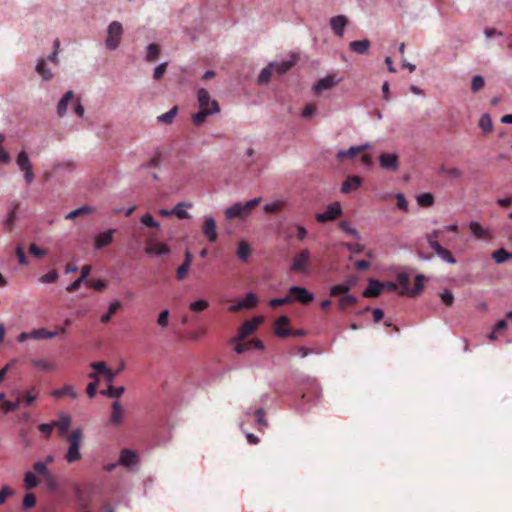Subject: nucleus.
I'll list each match as a JSON object with an SVG mask.
<instances>
[{"label":"nucleus","instance_id":"7ed1b4c3","mask_svg":"<svg viewBox=\"0 0 512 512\" xmlns=\"http://www.w3.org/2000/svg\"><path fill=\"white\" fill-rule=\"evenodd\" d=\"M398 284L401 286V295L409 296V297H416L420 293H422L423 290V281L425 280V277L418 274L415 277V286L413 288H410V278H408V275L406 273H400L397 276Z\"/></svg>","mask_w":512,"mask_h":512},{"label":"nucleus","instance_id":"4be33fe9","mask_svg":"<svg viewBox=\"0 0 512 512\" xmlns=\"http://www.w3.org/2000/svg\"><path fill=\"white\" fill-rule=\"evenodd\" d=\"M114 232V229H109L98 234V236L95 238V248L101 250L104 247L110 245L112 243V235H114Z\"/></svg>","mask_w":512,"mask_h":512},{"label":"nucleus","instance_id":"f03ea898","mask_svg":"<svg viewBox=\"0 0 512 512\" xmlns=\"http://www.w3.org/2000/svg\"><path fill=\"white\" fill-rule=\"evenodd\" d=\"M82 429L75 428L73 429L72 433L67 435V443H69V448H67L66 456H64V459H66L67 463H75L79 461L82 458V455L80 454V446L82 445Z\"/></svg>","mask_w":512,"mask_h":512},{"label":"nucleus","instance_id":"f3484780","mask_svg":"<svg viewBox=\"0 0 512 512\" xmlns=\"http://www.w3.org/2000/svg\"><path fill=\"white\" fill-rule=\"evenodd\" d=\"M384 289V284L376 279L368 280V287L363 290V297L365 298H376L378 297Z\"/></svg>","mask_w":512,"mask_h":512},{"label":"nucleus","instance_id":"052dcab7","mask_svg":"<svg viewBox=\"0 0 512 512\" xmlns=\"http://www.w3.org/2000/svg\"><path fill=\"white\" fill-rule=\"evenodd\" d=\"M29 254H31V256H33L36 259H41L42 257L45 256V254H47V251L39 248L35 244H31L29 245Z\"/></svg>","mask_w":512,"mask_h":512},{"label":"nucleus","instance_id":"b1692460","mask_svg":"<svg viewBox=\"0 0 512 512\" xmlns=\"http://www.w3.org/2000/svg\"><path fill=\"white\" fill-rule=\"evenodd\" d=\"M73 91H68L64 93L63 98L60 99L57 105V115L58 117H64L65 113H67V106L71 101H75Z\"/></svg>","mask_w":512,"mask_h":512},{"label":"nucleus","instance_id":"ddd939ff","mask_svg":"<svg viewBox=\"0 0 512 512\" xmlns=\"http://www.w3.org/2000/svg\"><path fill=\"white\" fill-rule=\"evenodd\" d=\"M257 303H258L257 296H255V294H253L252 292H248V294H246L245 298H243V301L228 307V310H230V312H240L243 309L254 308L255 306H257Z\"/></svg>","mask_w":512,"mask_h":512},{"label":"nucleus","instance_id":"2f4dec72","mask_svg":"<svg viewBox=\"0 0 512 512\" xmlns=\"http://www.w3.org/2000/svg\"><path fill=\"white\" fill-rule=\"evenodd\" d=\"M215 100H212L209 98V93L205 89H199L198 90V105L199 110H209L211 108V102Z\"/></svg>","mask_w":512,"mask_h":512},{"label":"nucleus","instance_id":"9d476101","mask_svg":"<svg viewBox=\"0 0 512 512\" xmlns=\"http://www.w3.org/2000/svg\"><path fill=\"white\" fill-rule=\"evenodd\" d=\"M261 323V318H255L251 321H245L240 325L239 330H237V338L234 339V342H240L246 337L252 335V333L257 329V325Z\"/></svg>","mask_w":512,"mask_h":512},{"label":"nucleus","instance_id":"5fc2aeb1","mask_svg":"<svg viewBox=\"0 0 512 512\" xmlns=\"http://www.w3.org/2000/svg\"><path fill=\"white\" fill-rule=\"evenodd\" d=\"M90 367H92V369L95 370V372H93L92 374H107L112 372L111 369H109L106 366V364L102 361L93 362L92 364H90Z\"/></svg>","mask_w":512,"mask_h":512},{"label":"nucleus","instance_id":"680f3d73","mask_svg":"<svg viewBox=\"0 0 512 512\" xmlns=\"http://www.w3.org/2000/svg\"><path fill=\"white\" fill-rule=\"evenodd\" d=\"M291 302H293V301L290 300V296H284V298L272 299L271 301H269V306H271V308H276L278 306L290 304Z\"/></svg>","mask_w":512,"mask_h":512},{"label":"nucleus","instance_id":"39448f33","mask_svg":"<svg viewBox=\"0 0 512 512\" xmlns=\"http://www.w3.org/2000/svg\"><path fill=\"white\" fill-rule=\"evenodd\" d=\"M123 34V27L120 22L114 21L108 25L107 39H105V46L109 50H115L120 45L121 35Z\"/></svg>","mask_w":512,"mask_h":512},{"label":"nucleus","instance_id":"8fccbe9b","mask_svg":"<svg viewBox=\"0 0 512 512\" xmlns=\"http://www.w3.org/2000/svg\"><path fill=\"white\" fill-rule=\"evenodd\" d=\"M176 113H177V108H176V106H174V108H172L169 111H167L166 113L158 116V122L164 123V124H169L175 118Z\"/></svg>","mask_w":512,"mask_h":512},{"label":"nucleus","instance_id":"aec40b11","mask_svg":"<svg viewBox=\"0 0 512 512\" xmlns=\"http://www.w3.org/2000/svg\"><path fill=\"white\" fill-rule=\"evenodd\" d=\"M202 234L207 237L208 242L214 243L217 240V232H215V222L212 217H207L202 224Z\"/></svg>","mask_w":512,"mask_h":512},{"label":"nucleus","instance_id":"412c9836","mask_svg":"<svg viewBox=\"0 0 512 512\" xmlns=\"http://www.w3.org/2000/svg\"><path fill=\"white\" fill-rule=\"evenodd\" d=\"M346 25H348V20L342 15L335 16L330 20L331 30H333L334 34L338 37L343 36V30H345Z\"/></svg>","mask_w":512,"mask_h":512},{"label":"nucleus","instance_id":"ea45409f","mask_svg":"<svg viewBox=\"0 0 512 512\" xmlns=\"http://www.w3.org/2000/svg\"><path fill=\"white\" fill-rule=\"evenodd\" d=\"M38 397V391L35 387H32L27 392L23 393L22 396L17 397V399H22V403L27 405H32L35 399Z\"/></svg>","mask_w":512,"mask_h":512},{"label":"nucleus","instance_id":"3c124183","mask_svg":"<svg viewBox=\"0 0 512 512\" xmlns=\"http://www.w3.org/2000/svg\"><path fill=\"white\" fill-rule=\"evenodd\" d=\"M36 486H38V479H36L35 475L28 471L25 473V488L26 490H32Z\"/></svg>","mask_w":512,"mask_h":512},{"label":"nucleus","instance_id":"cd10ccee","mask_svg":"<svg viewBox=\"0 0 512 512\" xmlns=\"http://www.w3.org/2000/svg\"><path fill=\"white\" fill-rule=\"evenodd\" d=\"M50 395H52V397H54L55 399H60L66 396L72 399H76L77 397L76 391L70 385H65L62 388L55 389L54 391H52V393H50Z\"/></svg>","mask_w":512,"mask_h":512},{"label":"nucleus","instance_id":"20e7f679","mask_svg":"<svg viewBox=\"0 0 512 512\" xmlns=\"http://www.w3.org/2000/svg\"><path fill=\"white\" fill-rule=\"evenodd\" d=\"M310 251L308 249H302L300 253L293 257L292 265H290V271L302 274H308V268H310Z\"/></svg>","mask_w":512,"mask_h":512},{"label":"nucleus","instance_id":"a18cd8bd","mask_svg":"<svg viewBox=\"0 0 512 512\" xmlns=\"http://www.w3.org/2000/svg\"><path fill=\"white\" fill-rule=\"evenodd\" d=\"M121 308L120 302H113L110 304V307H108V311L106 314L102 315L101 322L108 323L111 321V317Z\"/></svg>","mask_w":512,"mask_h":512},{"label":"nucleus","instance_id":"603ef678","mask_svg":"<svg viewBox=\"0 0 512 512\" xmlns=\"http://www.w3.org/2000/svg\"><path fill=\"white\" fill-rule=\"evenodd\" d=\"M357 303V298L351 295L342 296L339 299V308L345 310L348 306H353Z\"/></svg>","mask_w":512,"mask_h":512},{"label":"nucleus","instance_id":"473e14b6","mask_svg":"<svg viewBox=\"0 0 512 512\" xmlns=\"http://www.w3.org/2000/svg\"><path fill=\"white\" fill-rule=\"evenodd\" d=\"M369 46H370V43H369L368 39H363L360 41H354V42L350 43L351 51H353L359 55L365 54L369 50Z\"/></svg>","mask_w":512,"mask_h":512},{"label":"nucleus","instance_id":"13d9d810","mask_svg":"<svg viewBox=\"0 0 512 512\" xmlns=\"http://www.w3.org/2000/svg\"><path fill=\"white\" fill-rule=\"evenodd\" d=\"M76 509H78V512H91L88 500L82 498L81 495L76 498Z\"/></svg>","mask_w":512,"mask_h":512},{"label":"nucleus","instance_id":"7c9ffc66","mask_svg":"<svg viewBox=\"0 0 512 512\" xmlns=\"http://www.w3.org/2000/svg\"><path fill=\"white\" fill-rule=\"evenodd\" d=\"M335 85L334 76H327L321 80L318 81V83L315 84V87H313V90H315L316 94H320L321 92L325 90L331 89Z\"/></svg>","mask_w":512,"mask_h":512},{"label":"nucleus","instance_id":"49530a36","mask_svg":"<svg viewBox=\"0 0 512 512\" xmlns=\"http://www.w3.org/2000/svg\"><path fill=\"white\" fill-rule=\"evenodd\" d=\"M479 127L485 134L492 132V120L490 119L489 114H483L482 117H480Z\"/></svg>","mask_w":512,"mask_h":512},{"label":"nucleus","instance_id":"de8ad7c7","mask_svg":"<svg viewBox=\"0 0 512 512\" xmlns=\"http://www.w3.org/2000/svg\"><path fill=\"white\" fill-rule=\"evenodd\" d=\"M350 289H351L350 285H344V284L334 285L333 287L330 288V296L338 297L340 295H346Z\"/></svg>","mask_w":512,"mask_h":512},{"label":"nucleus","instance_id":"6ab92c4d","mask_svg":"<svg viewBox=\"0 0 512 512\" xmlns=\"http://www.w3.org/2000/svg\"><path fill=\"white\" fill-rule=\"evenodd\" d=\"M288 323H290V320L287 316L278 317L277 321H275V335L283 338L290 336L293 333V329L285 328Z\"/></svg>","mask_w":512,"mask_h":512},{"label":"nucleus","instance_id":"58836bf2","mask_svg":"<svg viewBox=\"0 0 512 512\" xmlns=\"http://www.w3.org/2000/svg\"><path fill=\"white\" fill-rule=\"evenodd\" d=\"M91 212H93V208L88 205H83L79 208H76L69 212V214L66 215V219H74L80 215H88Z\"/></svg>","mask_w":512,"mask_h":512},{"label":"nucleus","instance_id":"09e8293b","mask_svg":"<svg viewBox=\"0 0 512 512\" xmlns=\"http://www.w3.org/2000/svg\"><path fill=\"white\" fill-rule=\"evenodd\" d=\"M339 229L345 232L346 234L354 237V239L360 238V234H358V231L354 227H352L347 221L339 222Z\"/></svg>","mask_w":512,"mask_h":512},{"label":"nucleus","instance_id":"37998d69","mask_svg":"<svg viewBox=\"0 0 512 512\" xmlns=\"http://www.w3.org/2000/svg\"><path fill=\"white\" fill-rule=\"evenodd\" d=\"M20 404L21 398H17L14 402L2 400V402H0V408H2L5 413H10L16 411L18 407H20Z\"/></svg>","mask_w":512,"mask_h":512},{"label":"nucleus","instance_id":"c756f323","mask_svg":"<svg viewBox=\"0 0 512 512\" xmlns=\"http://www.w3.org/2000/svg\"><path fill=\"white\" fill-rule=\"evenodd\" d=\"M31 364L34 366V368L43 372H52L56 369L55 363L50 360L32 359Z\"/></svg>","mask_w":512,"mask_h":512},{"label":"nucleus","instance_id":"dca6fc26","mask_svg":"<svg viewBox=\"0 0 512 512\" xmlns=\"http://www.w3.org/2000/svg\"><path fill=\"white\" fill-rule=\"evenodd\" d=\"M137 461V452L130 450L128 448H125L122 451H120L119 465L125 468H131L132 466L137 464Z\"/></svg>","mask_w":512,"mask_h":512},{"label":"nucleus","instance_id":"e433bc0d","mask_svg":"<svg viewBox=\"0 0 512 512\" xmlns=\"http://www.w3.org/2000/svg\"><path fill=\"white\" fill-rule=\"evenodd\" d=\"M17 210L18 203H15L13 204V208H11L10 213H8V216H6V219L4 221L6 231H12V228L14 227L15 216L17 215Z\"/></svg>","mask_w":512,"mask_h":512},{"label":"nucleus","instance_id":"c03bdc74","mask_svg":"<svg viewBox=\"0 0 512 512\" xmlns=\"http://www.w3.org/2000/svg\"><path fill=\"white\" fill-rule=\"evenodd\" d=\"M492 258H494L497 264H503L505 261L512 258V254L507 252L505 249H499L492 253Z\"/></svg>","mask_w":512,"mask_h":512},{"label":"nucleus","instance_id":"bf43d9fd","mask_svg":"<svg viewBox=\"0 0 512 512\" xmlns=\"http://www.w3.org/2000/svg\"><path fill=\"white\" fill-rule=\"evenodd\" d=\"M272 72L270 67L263 68L260 75H258V83L267 84L270 81V77H272Z\"/></svg>","mask_w":512,"mask_h":512},{"label":"nucleus","instance_id":"c85d7f7f","mask_svg":"<svg viewBox=\"0 0 512 512\" xmlns=\"http://www.w3.org/2000/svg\"><path fill=\"white\" fill-rule=\"evenodd\" d=\"M430 248H432L436 255H438L442 260L449 264H455V258L448 249L442 247L440 244H433V247Z\"/></svg>","mask_w":512,"mask_h":512},{"label":"nucleus","instance_id":"9b49d317","mask_svg":"<svg viewBox=\"0 0 512 512\" xmlns=\"http://www.w3.org/2000/svg\"><path fill=\"white\" fill-rule=\"evenodd\" d=\"M123 420V406H121L119 401H114L113 404H111V414L110 418H108V424H110L112 427H119L121 424H123Z\"/></svg>","mask_w":512,"mask_h":512},{"label":"nucleus","instance_id":"72a5a7b5","mask_svg":"<svg viewBox=\"0 0 512 512\" xmlns=\"http://www.w3.org/2000/svg\"><path fill=\"white\" fill-rule=\"evenodd\" d=\"M35 71H37L43 81H50V79L53 78V74H51L50 70L45 68L44 59L38 60L37 66H35Z\"/></svg>","mask_w":512,"mask_h":512},{"label":"nucleus","instance_id":"f704fd0d","mask_svg":"<svg viewBox=\"0 0 512 512\" xmlns=\"http://www.w3.org/2000/svg\"><path fill=\"white\" fill-rule=\"evenodd\" d=\"M186 208H191V203L176 204L174 209H172V213H174V215L178 217V219H188L190 217V214H188V212L185 211Z\"/></svg>","mask_w":512,"mask_h":512},{"label":"nucleus","instance_id":"e2e57ef3","mask_svg":"<svg viewBox=\"0 0 512 512\" xmlns=\"http://www.w3.org/2000/svg\"><path fill=\"white\" fill-rule=\"evenodd\" d=\"M189 308H190V310H192L194 312H201V311L206 310V308H208V302H206L204 300L192 302V303H190Z\"/></svg>","mask_w":512,"mask_h":512},{"label":"nucleus","instance_id":"4d7b16f0","mask_svg":"<svg viewBox=\"0 0 512 512\" xmlns=\"http://www.w3.org/2000/svg\"><path fill=\"white\" fill-rule=\"evenodd\" d=\"M284 206V203L282 201H277L273 203L266 204L265 207H263V210L267 213H277L281 211L282 207Z\"/></svg>","mask_w":512,"mask_h":512},{"label":"nucleus","instance_id":"0eeeda50","mask_svg":"<svg viewBox=\"0 0 512 512\" xmlns=\"http://www.w3.org/2000/svg\"><path fill=\"white\" fill-rule=\"evenodd\" d=\"M17 166H19L20 171L25 174V182L26 184H30L33 181V172H32V164L29 161V156L25 151H20L19 155L16 158Z\"/></svg>","mask_w":512,"mask_h":512},{"label":"nucleus","instance_id":"a878e982","mask_svg":"<svg viewBox=\"0 0 512 512\" xmlns=\"http://www.w3.org/2000/svg\"><path fill=\"white\" fill-rule=\"evenodd\" d=\"M294 65V60H286L282 62H271L266 67H271V70L278 73V75H282L287 73Z\"/></svg>","mask_w":512,"mask_h":512},{"label":"nucleus","instance_id":"423d86ee","mask_svg":"<svg viewBox=\"0 0 512 512\" xmlns=\"http://www.w3.org/2000/svg\"><path fill=\"white\" fill-rule=\"evenodd\" d=\"M286 297H290V300L304 305L310 304L314 299L313 294L301 286L290 287Z\"/></svg>","mask_w":512,"mask_h":512},{"label":"nucleus","instance_id":"f8f14e48","mask_svg":"<svg viewBox=\"0 0 512 512\" xmlns=\"http://www.w3.org/2000/svg\"><path fill=\"white\" fill-rule=\"evenodd\" d=\"M380 167L388 171H397L399 167L398 156L393 153H382L378 156Z\"/></svg>","mask_w":512,"mask_h":512},{"label":"nucleus","instance_id":"79ce46f5","mask_svg":"<svg viewBox=\"0 0 512 512\" xmlns=\"http://www.w3.org/2000/svg\"><path fill=\"white\" fill-rule=\"evenodd\" d=\"M159 55V46L152 43L149 44L148 47H146V61L149 63L154 62L156 59H158Z\"/></svg>","mask_w":512,"mask_h":512},{"label":"nucleus","instance_id":"5701e85b","mask_svg":"<svg viewBox=\"0 0 512 512\" xmlns=\"http://www.w3.org/2000/svg\"><path fill=\"white\" fill-rule=\"evenodd\" d=\"M470 230L471 233H473V236L476 237V239L480 240H491L492 235L490 234L489 230L483 228L478 222H470Z\"/></svg>","mask_w":512,"mask_h":512},{"label":"nucleus","instance_id":"c9c22d12","mask_svg":"<svg viewBox=\"0 0 512 512\" xmlns=\"http://www.w3.org/2000/svg\"><path fill=\"white\" fill-rule=\"evenodd\" d=\"M123 392H124L123 386L116 387V386L110 384V386H108L107 390L101 391V394L104 396H107L109 398L118 399L121 395H123Z\"/></svg>","mask_w":512,"mask_h":512},{"label":"nucleus","instance_id":"bb28decb","mask_svg":"<svg viewBox=\"0 0 512 512\" xmlns=\"http://www.w3.org/2000/svg\"><path fill=\"white\" fill-rule=\"evenodd\" d=\"M31 333V339L33 340H46V339H54L56 336H58V332H50L45 328H38L30 331Z\"/></svg>","mask_w":512,"mask_h":512},{"label":"nucleus","instance_id":"864d4df0","mask_svg":"<svg viewBox=\"0 0 512 512\" xmlns=\"http://www.w3.org/2000/svg\"><path fill=\"white\" fill-rule=\"evenodd\" d=\"M58 280V272L56 270H52L38 278V281L40 283L48 284V283H54Z\"/></svg>","mask_w":512,"mask_h":512},{"label":"nucleus","instance_id":"0e129e2a","mask_svg":"<svg viewBox=\"0 0 512 512\" xmlns=\"http://www.w3.org/2000/svg\"><path fill=\"white\" fill-rule=\"evenodd\" d=\"M140 222H142V224H144L147 227H152V228H158L159 227L158 222H156L153 219L152 215H150V214L143 215L142 218H140Z\"/></svg>","mask_w":512,"mask_h":512},{"label":"nucleus","instance_id":"4c0bfd02","mask_svg":"<svg viewBox=\"0 0 512 512\" xmlns=\"http://www.w3.org/2000/svg\"><path fill=\"white\" fill-rule=\"evenodd\" d=\"M416 202H418L421 207L429 208L433 206L434 197L431 193H421L416 197Z\"/></svg>","mask_w":512,"mask_h":512},{"label":"nucleus","instance_id":"a19ab883","mask_svg":"<svg viewBox=\"0 0 512 512\" xmlns=\"http://www.w3.org/2000/svg\"><path fill=\"white\" fill-rule=\"evenodd\" d=\"M250 256V248L249 244H247L245 241L239 242V247H237V257L243 262H246V260Z\"/></svg>","mask_w":512,"mask_h":512},{"label":"nucleus","instance_id":"f257e3e1","mask_svg":"<svg viewBox=\"0 0 512 512\" xmlns=\"http://www.w3.org/2000/svg\"><path fill=\"white\" fill-rule=\"evenodd\" d=\"M261 202V197L253 198L251 200L246 201L245 203L237 202L231 207L225 209L224 215L225 219L233 220L235 218L244 219L248 217L252 211L257 208L259 203Z\"/></svg>","mask_w":512,"mask_h":512},{"label":"nucleus","instance_id":"6e6d98bb","mask_svg":"<svg viewBox=\"0 0 512 512\" xmlns=\"http://www.w3.org/2000/svg\"><path fill=\"white\" fill-rule=\"evenodd\" d=\"M34 472L41 476H51V473L47 469V465L43 462H35L34 466H32Z\"/></svg>","mask_w":512,"mask_h":512},{"label":"nucleus","instance_id":"2eb2a0df","mask_svg":"<svg viewBox=\"0 0 512 512\" xmlns=\"http://www.w3.org/2000/svg\"><path fill=\"white\" fill-rule=\"evenodd\" d=\"M48 424L52 425V428L57 429L58 435L64 436L70 429L71 419L69 415L61 413L58 415V420Z\"/></svg>","mask_w":512,"mask_h":512},{"label":"nucleus","instance_id":"4468645a","mask_svg":"<svg viewBox=\"0 0 512 512\" xmlns=\"http://www.w3.org/2000/svg\"><path fill=\"white\" fill-rule=\"evenodd\" d=\"M363 180L358 175H350L347 177V180L342 182V186H340V193L349 194L352 192H356L360 189Z\"/></svg>","mask_w":512,"mask_h":512},{"label":"nucleus","instance_id":"1a4fd4ad","mask_svg":"<svg viewBox=\"0 0 512 512\" xmlns=\"http://www.w3.org/2000/svg\"><path fill=\"white\" fill-rule=\"evenodd\" d=\"M145 252L148 255L161 256L168 254L170 249L166 244L156 241L153 236H149L148 240H146Z\"/></svg>","mask_w":512,"mask_h":512},{"label":"nucleus","instance_id":"774afa93","mask_svg":"<svg viewBox=\"0 0 512 512\" xmlns=\"http://www.w3.org/2000/svg\"><path fill=\"white\" fill-rule=\"evenodd\" d=\"M344 247H345V249H347L348 251H350L354 254H359V253L363 252V250H364V246L359 243H357V244L345 243Z\"/></svg>","mask_w":512,"mask_h":512},{"label":"nucleus","instance_id":"393cba45","mask_svg":"<svg viewBox=\"0 0 512 512\" xmlns=\"http://www.w3.org/2000/svg\"><path fill=\"white\" fill-rule=\"evenodd\" d=\"M366 148L367 145H362L357 147H350L347 150H340L338 152V155H336V158H338L339 161H342L344 159H353L356 155L366 150Z\"/></svg>","mask_w":512,"mask_h":512},{"label":"nucleus","instance_id":"a211bd4d","mask_svg":"<svg viewBox=\"0 0 512 512\" xmlns=\"http://www.w3.org/2000/svg\"><path fill=\"white\" fill-rule=\"evenodd\" d=\"M217 113H219V104L217 103V101H213L212 108H210V110H199L198 112L193 114L192 122L196 126H200V125H202V123L205 122V119H206V117H208V115L217 114Z\"/></svg>","mask_w":512,"mask_h":512},{"label":"nucleus","instance_id":"338daca9","mask_svg":"<svg viewBox=\"0 0 512 512\" xmlns=\"http://www.w3.org/2000/svg\"><path fill=\"white\" fill-rule=\"evenodd\" d=\"M35 506V495L32 493L25 494L23 497V508L30 509Z\"/></svg>","mask_w":512,"mask_h":512},{"label":"nucleus","instance_id":"6e6552de","mask_svg":"<svg viewBox=\"0 0 512 512\" xmlns=\"http://www.w3.org/2000/svg\"><path fill=\"white\" fill-rule=\"evenodd\" d=\"M341 215V208L339 202H334L328 205L323 213L316 214V221L325 223L327 221H334Z\"/></svg>","mask_w":512,"mask_h":512},{"label":"nucleus","instance_id":"69168bd1","mask_svg":"<svg viewBox=\"0 0 512 512\" xmlns=\"http://www.w3.org/2000/svg\"><path fill=\"white\" fill-rule=\"evenodd\" d=\"M484 87V80L481 76H475L473 77V80H471V90L473 92H478Z\"/></svg>","mask_w":512,"mask_h":512}]
</instances>
